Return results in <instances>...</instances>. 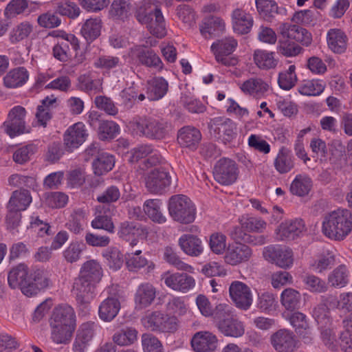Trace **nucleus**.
<instances>
[{
  "label": "nucleus",
  "instance_id": "obj_57",
  "mask_svg": "<svg viewBox=\"0 0 352 352\" xmlns=\"http://www.w3.org/2000/svg\"><path fill=\"white\" fill-rule=\"evenodd\" d=\"M320 339L323 344L332 351H337L340 349V338H337L334 328L328 327L320 328Z\"/></svg>",
  "mask_w": 352,
  "mask_h": 352
},
{
  "label": "nucleus",
  "instance_id": "obj_37",
  "mask_svg": "<svg viewBox=\"0 0 352 352\" xmlns=\"http://www.w3.org/2000/svg\"><path fill=\"white\" fill-rule=\"evenodd\" d=\"M181 249L188 255L197 256L203 252L201 241L196 236L186 234L179 239Z\"/></svg>",
  "mask_w": 352,
  "mask_h": 352
},
{
  "label": "nucleus",
  "instance_id": "obj_42",
  "mask_svg": "<svg viewBox=\"0 0 352 352\" xmlns=\"http://www.w3.org/2000/svg\"><path fill=\"white\" fill-rule=\"evenodd\" d=\"M115 165L113 155L107 153L98 154L92 162L94 173L96 175L100 176L112 170Z\"/></svg>",
  "mask_w": 352,
  "mask_h": 352
},
{
  "label": "nucleus",
  "instance_id": "obj_32",
  "mask_svg": "<svg viewBox=\"0 0 352 352\" xmlns=\"http://www.w3.org/2000/svg\"><path fill=\"white\" fill-rule=\"evenodd\" d=\"M290 322L296 332L305 343H310L313 340V333L307 321L306 316L301 312H295L290 317Z\"/></svg>",
  "mask_w": 352,
  "mask_h": 352
},
{
  "label": "nucleus",
  "instance_id": "obj_9",
  "mask_svg": "<svg viewBox=\"0 0 352 352\" xmlns=\"http://www.w3.org/2000/svg\"><path fill=\"white\" fill-rule=\"evenodd\" d=\"M96 284L80 276L75 279L73 289L80 310L79 315L81 314L86 315L89 313L90 310L89 304L95 296Z\"/></svg>",
  "mask_w": 352,
  "mask_h": 352
},
{
  "label": "nucleus",
  "instance_id": "obj_16",
  "mask_svg": "<svg viewBox=\"0 0 352 352\" xmlns=\"http://www.w3.org/2000/svg\"><path fill=\"white\" fill-rule=\"evenodd\" d=\"M263 256L266 260L283 269L291 267L294 263L292 250L280 245H270L265 248Z\"/></svg>",
  "mask_w": 352,
  "mask_h": 352
},
{
  "label": "nucleus",
  "instance_id": "obj_31",
  "mask_svg": "<svg viewBox=\"0 0 352 352\" xmlns=\"http://www.w3.org/2000/svg\"><path fill=\"white\" fill-rule=\"evenodd\" d=\"M294 157L292 151L285 146H282L274 160L275 169L280 174L290 172L295 166Z\"/></svg>",
  "mask_w": 352,
  "mask_h": 352
},
{
  "label": "nucleus",
  "instance_id": "obj_64",
  "mask_svg": "<svg viewBox=\"0 0 352 352\" xmlns=\"http://www.w3.org/2000/svg\"><path fill=\"white\" fill-rule=\"evenodd\" d=\"M142 345L144 352H164L162 342L151 333L142 335Z\"/></svg>",
  "mask_w": 352,
  "mask_h": 352
},
{
  "label": "nucleus",
  "instance_id": "obj_61",
  "mask_svg": "<svg viewBox=\"0 0 352 352\" xmlns=\"http://www.w3.org/2000/svg\"><path fill=\"white\" fill-rule=\"evenodd\" d=\"M256 6L258 13L267 19L278 14V7L274 0H256Z\"/></svg>",
  "mask_w": 352,
  "mask_h": 352
},
{
  "label": "nucleus",
  "instance_id": "obj_58",
  "mask_svg": "<svg viewBox=\"0 0 352 352\" xmlns=\"http://www.w3.org/2000/svg\"><path fill=\"white\" fill-rule=\"evenodd\" d=\"M295 70V65H291L287 70L279 73L278 84L280 89L288 91L295 86L297 82Z\"/></svg>",
  "mask_w": 352,
  "mask_h": 352
},
{
  "label": "nucleus",
  "instance_id": "obj_5",
  "mask_svg": "<svg viewBox=\"0 0 352 352\" xmlns=\"http://www.w3.org/2000/svg\"><path fill=\"white\" fill-rule=\"evenodd\" d=\"M131 126L140 136L152 140H164L171 131L170 123L152 117H139L131 122Z\"/></svg>",
  "mask_w": 352,
  "mask_h": 352
},
{
  "label": "nucleus",
  "instance_id": "obj_29",
  "mask_svg": "<svg viewBox=\"0 0 352 352\" xmlns=\"http://www.w3.org/2000/svg\"><path fill=\"white\" fill-rule=\"evenodd\" d=\"M201 139V132L194 126H186L178 131L177 141L183 147L195 149Z\"/></svg>",
  "mask_w": 352,
  "mask_h": 352
},
{
  "label": "nucleus",
  "instance_id": "obj_6",
  "mask_svg": "<svg viewBox=\"0 0 352 352\" xmlns=\"http://www.w3.org/2000/svg\"><path fill=\"white\" fill-rule=\"evenodd\" d=\"M168 209L171 218L180 223L188 224L195 219V206L186 195H173L169 199Z\"/></svg>",
  "mask_w": 352,
  "mask_h": 352
},
{
  "label": "nucleus",
  "instance_id": "obj_55",
  "mask_svg": "<svg viewBox=\"0 0 352 352\" xmlns=\"http://www.w3.org/2000/svg\"><path fill=\"white\" fill-rule=\"evenodd\" d=\"M241 226L248 232L261 233L266 228V222L261 218L243 215L239 219Z\"/></svg>",
  "mask_w": 352,
  "mask_h": 352
},
{
  "label": "nucleus",
  "instance_id": "obj_40",
  "mask_svg": "<svg viewBox=\"0 0 352 352\" xmlns=\"http://www.w3.org/2000/svg\"><path fill=\"white\" fill-rule=\"evenodd\" d=\"M102 27V22L100 18H90L82 24L80 33L88 43H91L100 35Z\"/></svg>",
  "mask_w": 352,
  "mask_h": 352
},
{
  "label": "nucleus",
  "instance_id": "obj_53",
  "mask_svg": "<svg viewBox=\"0 0 352 352\" xmlns=\"http://www.w3.org/2000/svg\"><path fill=\"white\" fill-rule=\"evenodd\" d=\"M301 280L305 288L312 293H324L328 289L326 282L314 274L302 275Z\"/></svg>",
  "mask_w": 352,
  "mask_h": 352
},
{
  "label": "nucleus",
  "instance_id": "obj_4",
  "mask_svg": "<svg viewBox=\"0 0 352 352\" xmlns=\"http://www.w3.org/2000/svg\"><path fill=\"white\" fill-rule=\"evenodd\" d=\"M214 323L217 329L226 337L239 338L245 333L243 322L234 314L232 308L227 304H219L215 307Z\"/></svg>",
  "mask_w": 352,
  "mask_h": 352
},
{
  "label": "nucleus",
  "instance_id": "obj_20",
  "mask_svg": "<svg viewBox=\"0 0 352 352\" xmlns=\"http://www.w3.org/2000/svg\"><path fill=\"white\" fill-rule=\"evenodd\" d=\"M88 137V132L82 122L70 126L65 132L63 141L65 148L72 151L82 145Z\"/></svg>",
  "mask_w": 352,
  "mask_h": 352
},
{
  "label": "nucleus",
  "instance_id": "obj_28",
  "mask_svg": "<svg viewBox=\"0 0 352 352\" xmlns=\"http://www.w3.org/2000/svg\"><path fill=\"white\" fill-rule=\"evenodd\" d=\"M156 288L150 283H142L138 287L134 300L137 307L144 309L154 302L156 297Z\"/></svg>",
  "mask_w": 352,
  "mask_h": 352
},
{
  "label": "nucleus",
  "instance_id": "obj_21",
  "mask_svg": "<svg viewBox=\"0 0 352 352\" xmlns=\"http://www.w3.org/2000/svg\"><path fill=\"white\" fill-rule=\"evenodd\" d=\"M49 323L76 328V316L74 308L68 304H60L52 311Z\"/></svg>",
  "mask_w": 352,
  "mask_h": 352
},
{
  "label": "nucleus",
  "instance_id": "obj_46",
  "mask_svg": "<svg viewBox=\"0 0 352 352\" xmlns=\"http://www.w3.org/2000/svg\"><path fill=\"white\" fill-rule=\"evenodd\" d=\"M56 101V99L53 96H47L41 100V104L38 105L35 116L40 126L46 127L47 122L52 119L51 107Z\"/></svg>",
  "mask_w": 352,
  "mask_h": 352
},
{
  "label": "nucleus",
  "instance_id": "obj_22",
  "mask_svg": "<svg viewBox=\"0 0 352 352\" xmlns=\"http://www.w3.org/2000/svg\"><path fill=\"white\" fill-rule=\"evenodd\" d=\"M271 344L277 352H294L296 340L292 331L280 329L272 335Z\"/></svg>",
  "mask_w": 352,
  "mask_h": 352
},
{
  "label": "nucleus",
  "instance_id": "obj_27",
  "mask_svg": "<svg viewBox=\"0 0 352 352\" xmlns=\"http://www.w3.org/2000/svg\"><path fill=\"white\" fill-rule=\"evenodd\" d=\"M217 338L209 331L197 332L191 340V346L195 352H209L216 349Z\"/></svg>",
  "mask_w": 352,
  "mask_h": 352
},
{
  "label": "nucleus",
  "instance_id": "obj_12",
  "mask_svg": "<svg viewBox=\"0 0 352 352\" xmlns=\"http://www.w3.org/2000/svg\"><path fill=\"white\" fill-rule=\"evenodd\" d=\"M170 184L171 177L164 167L151 170L145 177L146 188L153 194L165 193L169 190Z\"/></svg>",
  "mask_w": 352,
  "mask_h": 352
},
{
  "label": "nucleus",
  "instance_id": "obj_15",
  "mask_svg": "<svg viewBox=\"0 0 352 352\" xmlns=\"http://www.w3.org/2000/svg\"><path fill=\"white\" fill-rule=\"evenodd\" d=\"M278 34L288 41H295L306 47L312 42L311 34L305 28L289 22L279 24L277 28Z\"/></svg>",
  "mask_w": 352,
  "mask_h": 352
},
{
  "label": "nucleus",
  "instance_id": "obj_52",
  "mask_svg": "<svg viewBox=\"0 0 352 352\" xmlns=\"http://www.w3.org/2000/svg\"><path fill=\"white\" fill-rule=\"evenodd\" d=\"M349 272L344 265L334 269L328 276L329 283L334 287L342 288L349 283Z\"/></svg>",
  "mask_w": 352,
  "mask_h": 352
},
{
  "label": "nucleus",
  "instance_id": "obj_11",
  "mask_svg": "<svg viewBox=\"0 0 352 352\" xmlns=\"http://www.w3.org/2000/svg\"><path fill=\"white\" fill-rule=\"evenodd\" d=\"M208 129L211 136L225 144L231 142L236 135L235 123L231 119L223 116L210 119Z\"/></svg>",
  "mask_w": 352,
  "mask_h": 352
},
{
  "label": "nucleus",
  "instance_id": "obj_54",
  "mask_svg": "<svg viewBox=\"0 0 352 352\" xmlns=\"http://www.w3.org/2000/svg\"><path fill=\"white\" fill-rule=\"evenodd\" d=\"M120 133V126L111 120H102L98 129V135L101 140H112Z\"/></svg>",
  "mask_w": 352,
  "mask_h": 352
},
{
  "label": "nucleus",
  "instance_id": "obj_62",
  "mask_svg": "<svg viewBox=\"0 0 352 352\" xmlns=\"http://www.w3.org/2000/svg\"><path fill=\"white\" fill-rule=\"evenodd\" d=\"M277 51L286 57H293L301 54L303 52V49L294 42L288 40H279L277 45Z\"/></svg>",
  "mask_w": 352,
  "mask_h": 352
},
{
  "label": "nucleus",
  "instance_id": "obj_43",
  "mask_svg": "<svg viewBox=\"0 0 352 352\" xmlns=\"http://www.w3.org/2000/svg\"><path fill=\"white\" fill-rule=\"evenodd\" d=\"M32 202V197L30 191L25 189L20 190H15L8 202V208L11 210L23 211L27 209L28 206Z\"/></svg>",
  "mask_w": 352,
  "mask_h": 352
},
{
  "label": "nucleus",
  "instance_id": "obj_26",
  "mask_svg": "<svg viewBox=\"0 0 352 352\" xmlns=\"http://www.w3.org/2000/svg\"><path fill=\"white\" fill-rule=\"evenodd\" d=\"M250 248L241 243L229 245L225 255V261L232 265H236L248 261L252 256Z\"/></svg>",
  "mask_w": 352,
  "mask_h": 352
},
{
  "label": "nucleus",
  "instance_id": "obj_38",
  "mask_svg": "<svg viewBox=\"0 0 352 352\" xmlns=\"http://www.w3.org/2000/svg\"><path fill=\"white\" fill-rule=\"evenodd\" d=\"M50 338L57 344H69L76 328L50 323Z\"/></svg>",
  "mask_w": 352,
  "mask_h": 352
},
{
  "label": "nucleus",
  "instance_id": "obj_50",
  "mask_svg": "<svg viewBox=\"0 0 352 352\" xmlns=\"http://www.w3.org/2000/svg\"><path fill=\"white\" fill-rule=\"evenodd\" d=\"M325 88V83L323 80L313 79L304 80L298 85V91L303 96H316L320 95Z\"/></svg>",
  "mask_w": 352,
  "mask_h": 352
},
{
  "label": "nucleus",
  "instance_id": "obj_49",
  "mask_svg": "<svg viewBox=\"0 0 352 352\" xmlns=\"http://www.w3.org/2000/svg\"><path fill=\"white\" fill-rule=\"evenodd\" d=\"M312 187L311 179L306 175H297L292 182L290 191L293 195L302 197L308 195Z\"/></svg>",
  "mask_w": 352,
  "mask_h": 352
},
{
  "label": "nucleus",
  "instance_id": "obj_23",
  "mask_svg": "<svg viewBox=\"0 0 352 352\" xmlns=\"http://www.w3.org/2000/svg\"><path fill=\"white\" fill-rule=\"evenodd\" d=\"M231 22L234 32L239 35H244L251 31L254 19L252 14L245 10L236 8L231 13Z\"/></svg>",
  "mask_w": 352,
  "mask_h": 352
},
{
  "label": "nucleus",
  "instance_id": "obj_13",
  "mask_svg": "<svg viewBox=\"0 0 352 352\" xmlns=\"http://www.w3.org/2000/svg\"><path fill=\"white\" fill-rule=\"evenodd\" d=\"M25 109L21 106L14 107L9 112L8 119L3 122L2 128L10 138H14L30 130L26 127L25 117Z\"/></svg>",
  "mask_w": 352,
  "mask_h": 352
},
{
  "label": "nucleus",
  "instance_id": "obj_3",
  "mask_svg": "<svg viewBox=\"0 0 352 352\" xmlns=\"http://www.w3.org/2000/svg\"><path fill=\"white\" fill-rule=\"evenodd\" d=\"M352 230V214L348 210H334L326 214L322 221V231L325 236L342 241Z\"/></svg>",
  "mask_w": 352,
  "mask_h": 352
},
{
  "label": "nucleus",
  "instance_id": "obj_51",
  "mask_svg": "<svg viewBox=\"0 0 352 352\" xmlns=\"http://www.w3.org/2000/svg\"><path fill=\"white\" fill-rule=\"evenodd\" d=\"M280 301L287 310L298 309L300 307L301 295L298 291L287 288L283 291L280 295Z\"/></svg>",
  "mask_w": 352,
  "mask_h": 352
},
{
  "label": "nucleus",
  "instance_id": "obj_18",
  "mask_svg": "<svg viewBox=\"0 0 352 352\" xmlns=\"http://www.w3.org/2000/svg\"><path fill=\"white\" fill-rule=\"evenodd\" d=\"M161 279L169 288L186 293L195 285V278L186 273H170L166 272L162 274Z\"/></svg>",
  "mask_w": 352,
  "mask_h": 352
},
{
  "label": "nucleus",
  "instance_id": "obj_36",
  "mask_svg": "<svg viewBox=\"0 0 352 352\" xmlns=\"http://www.w3.org/2000/svg\"><path fill=\"white\" fill-rule=\"evenodd\" d=\"M120 303L116 296L107 297L99 307V316L104 321L112 320L118 314Z\"/></svg>",
  "mask_w": 352,
  "mask_h": 352
},
{
  "label": "nucleus",
  "instance_id": "obj_63",
  "mask_svg": "<svg viewBox=\"0 0 352 352\" xmlns=\"http://www.w3.org/2000/svg\"><path fill=\"white\" fill-rule=\"evenodd\" d=\"M33 26L28 21L22 22L10 32L11 43H16L27 38L32 32Z\"/></svg>",
  "mask_w": 352,
  "mask_h": 352
},
{
  "label": "nucleus",
  "instance_id": "obj_10",
  "mask_svg": "<svg viewBox=\"0 0 352 352\" xmlns=\"http://www.w3.org/2000/svg\"><path fill=\"white\" fill-rule=\"evenodd\" d=\"M237 46V41L232 36H228L214 42L210 50L218 63L226 66H234L238 63L237 58L228 56L235 51Z\"/></svg>",
  "mask_w": 352,
  "mask_h": 352
},
{
  "label": "nucleus",
  "instance_id": "obj_7",
  "mask_svg": "<svg viewBox=\"0 0 352 352\" xmlns=\"http://www.w3.org/2000/svg\"><path fill=\"white\" fill-rule=\"evenodd\" d=\"M142 324L151 331L174 333L178 328V320L160 311H154L141 319Z\"/></svg>",
  "mask_w": 352,
  "mask_h": 352
},
{
  "label": "nucleus",
  "instance_id": "obj_44",
  "mask_svg": "<svg viewBox=\"0 0 352 352\" xmlns=\"http://www.w3.org/2000/svg\"><path fill=\"white\" fill-rule=\"evenodd\" d=\"M78 276L98 283L102 276V269L98 262L94 260L88 261L82 266Z\"/></svg>",
  "mask_w": 352,
  "mask_h": 352
},
{
  "label": "nucleus",
  "instance_id": "obj_35",
  "mask_svg": "<svg viewBox=\"0 0 352 352\" xmlns=\"http://www.w3.org/2000/svg\"><path fill=\"white\" fill-rule=\"evenodd\" d=\"M162 202L158 199H151L145 201L143 210L148 217L154 223L163 224L166 221V217L162 211Z\"/></svg>",
  "mask_w": 352,
  "mask_h": 352
},
{
  "label": "nucleus",
  "instance_id": "obj_39",
  "mask_svg": "<svg viewBox=\"0 0 352 352\" xmlns=\"http://www.w3.org/2000/svg\"><path fill=\"white\" fill-rule=\"evenodd\" d=\"M347 36L339 29H331L327 33V43L329 48L335 53L342 54L347 46Z\"/></svg>",
  "mask_w": 352,
  "mask_h": 352
},
{
  "label": "nucleus",
  "instance_id": "obj_19",
  "mask_svg": "<svg viewBox=\"0 0 352 352\" xmlns=\"http://www.w3.org/2000/svg\"><path fill=\"white\" fill-rule=\"evenodd\" d=\"M118 234L133 247L137 244L139 237L147 236L148 229L139 223L125 221L120 224Z\"/></svg>",
  "mask_w": 352,
  "mask_h": 352
},
{
  "label": "nucleus",
  "instance_id": "obj_2",
  "mask_svg": "<svg viewBox=\"0 0 352 352\" xmlns=\"http://www.w3.org/2000/svg\"><path fill=\"white\" fill-rule=\"evenodd\" d=\"M135 16L145 25L151 34L157 38L166 36L165 20L156 0H143L137 6Z\"/></svg>",
  "mask_w": 352,
  "mask_h": 352
},
{
  "label": "nucleus",
  "instance_id": "obj_47",
  "mask_svg": "<svg viewBox=\"0 0 352 352\" xmlns=\"http://www.w3.org/2000/svg\"><path fill=\"white\" fill-rule=\"evenodd\" d=\"M141 252V250H136L135 252L126 254V265L129 271L137 272L146 265H148V272H151L155 268V265L153 263L148 264L146 258L140 256Z\"/></svg>",
  "mask_w": 352,
  "mask_h": 352
},
{
  "label": "nucleus",
  "instance_id": "obj_48",
  "mask_svg": "<svg viewBox=\"0 0 352 352\" xmlns=\"http://www.w3.org/2000/svg\"><path fill=\"white\" fill-rule=\"evenodd\" d=\"M138 333L135 328L125 327L115 332L112 336V340L119 346H129L137 340Z\"/></svg>",
  "mask_w": 352,
  "mask_h": 352
},
{
  "label": "nucleus",
  "instance_id": "obj_14",
  "mask_svg": "<svg viewBox=\"0 0 352 352\" xmlns=\"http://www.w3.org/2000/svg\"><path fill=\"white\" fill-rule=\"evenodd\" d=\"M238 167L236 162L229 158H221L216 163L213 175L214 179L222 185L232 184L238 177Z\"/></svg>",
  "mask_w": 352,
  "mask_h": 352
},
{
  "label": "nucleus",
  "instance_id": "obj_1",
  "mask_svg": "<svg viewBox=\"0 0 352 352\" xmlns=\"http://www.w3.org/2000/svg\"><path fill=\"white\" fill-rule=\"evenodd\" d=\"M8 282L12 289L19 288L25 296L32 297L47 288L50 279L47 271L37 269L30 273L28 265L20 263L10 270Z\"/></svg>",
  "mask_w": 352,
  "mask_h": 352
},
{
  "label": "nucleus",
  "instance_id": "obj_33",
  "mask_svg": "<svg viewBox=\"0 0 352 352\" xmlns=\"http://www.w3.org/2000/svg\"><path fill=\"white\" fill-rule=\"evenodd\" d=\"M29 78V72L23 67H19L11 69L3 77V85L9 89L22 87Z\"/></svg>",
  "mask_w": 352,
  "mask_h": 352
},
{
  "label": "nucleus",
  "instance_id": "obj_59",
  "mask_svg": "<svg viewBox=\"0 0 352 352\" xmlns=\"http://www.w3.org/2000/svg\"><path fill=\"white\" fill-rule=\"evenodd\" d=\"M164 259L179 270L190 272L192 270V266L182 261L177 252L171 247L165 248L164 251Z\"/></svg>",
  "mask_w": 352,
  "mask_h": 352
},
{
  "label": "nucleus",
  "instance_id": "obj_25",
  "mask_svg": "<svg viewBox=\"0 0 352 352\" xmlns=\"http://www.w3.org/2000/svg\"><path fill=\"white\" fill-rule=\"evenodd\" d=\"M305 225L301 219L282 223L277 231V239L280 241L294 240L305 231Z\"/></svg>",
  "mask_w": 352,
  "mask_h": 352
},
{
  "label": "nucleus",
  "instance_id": "obj_60",
  "mask_svg": "<svg viewBox=\"0 0 352 352\" xmlns=\"http://www.w3.org/2000/svg\"><path fill=\"white\" fill-rule=\"evenodd\" d=\"M103 257L106 259L107 265L110 269L116 271L122 265L123 258L122 253L117 248H109L102 252Z\"/></svg>",
  "mask_w": 352,
  "mask_h": 352
},
{
  "label": "nucleus",
  "instance_id": "obj_30",
  "mask_svg": "<svg viewBox=\"0 0 352 352\" xmlns=\"http://www.w3.org/2000/svg\"><path fill=\"white\" fill-rule=\"evenodd\" d=\"M225 29V23L222 19L210 16L204 19L200 25V32L206 38H210L222 34Z\"/></svg>",
  "mask_w": 352,
  "mask_h": 352
},
{
  "label": "nucleus",
  "instance_id": "obj_17",
  "mask_svg": "<svg viewBox=\"0 0 352 352\" xmlns=\"http://www.w3.org/2000/svg\"><path fill=\"white\" fill-rule=\"evenodd\" d=\"M230 297L237 308L248 310L252 303L250 288L244 283L234 280L229 287Z\"/></svg>",
  "mask_w": 352,
  "mask_h": 352
},
{
  "label": "nucleus",
  "instance_id": "obj_56",
  "mask_svg": "<svg viewBox=\"0 0 352 352\" xmlns=\"http://www.w3.org/2000/svg\"><path fill=\"white\" fill-rule=\"evenodd\" d=\"M54 11L56 13L69 17L76 19L80 14V10L78 5L69 0H62L55 4Z\"/></svg>",
  "mask_w": 352,
  "mask_h": 352
},
{
  "label": "nucleus",
  "instance_id": "obj_45",
  "mask_svg": "<svg viewBox=\"0 0 352 352\" xmlns=\"http://www.w3.org/2000/svg\"><path fill=\"white\" fill-rule=\"evenodd\" d=\"M241 91L250 95L262 96L269 89V85L259 78H251L239 85Z\"/></svg>",
  "mask_w": 352,
  "mask_h": 352
},
{
  "label": "nucleus",
  "instance_id": "obj_41",
  "mask_svg": "<svg viewBox=\"0 0 352 352\" xmlns=\"http://www.w3.org/2000/svg\"><path fill=\"white\" fill-rule=\"evenodd\" d=\"M253 58L256 66L264 70L274 69L278 64L275 53L265 50H256L254 52Z\"/></svg>",
  "mask_w": 352,
  "mask_h": 352
},
{
  "label": "nucleus",
  "instance_id": "obj_34",
  "mask_svg": "<svg viewBox=\"0 0 352 352\" xmlns=\"http://www.w3.org/2000/svg\"><path fill=\"white\" fill-rule=\"evenodd\" d=\"M147 84V97L150 100H160L168 91V83L163 77H154Z\"/></svg>",
  "mask_w": 352,
  "mask_h": 352
},
{
  "label": "nucleus",
  "instance_id": "obj_24",
  "mask_svg": "<svg viewBox=\"0 0 352 352\" xmlns=\"http://www.w3.org/2000/svg\"><path fill=\"white\" fill-rule=\"evenodd\" d=\"M334 300L335 298L331 295L321 296L320 302L314 307L312 316L318 325V329L331 325L332 319L329 305Z\"/></svg>",
  "mask_w": 352,
  "mask_h": 352
},
{
  "label": "nucleus",
  "instance_id": "obj_8",
  "mask_svg": "<svg viewBox=\"0 0 352 352\" xmlns=\"http://www.w3.org/2000/svg\"><path fill=\"white\" fill-rule=\"evenodd\" d=\"M129 58L138 65L161 72L164 63L159 55L151 48L142 45H137L130 48Z\"/></svg>",
  "mask_w": 352,
  "mask_h": 352
}]
</instances>
